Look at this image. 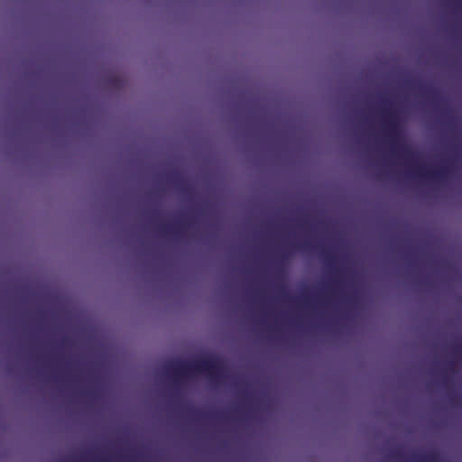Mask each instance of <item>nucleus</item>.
Here are the masks:
<instances>
[{"instance_id": "6", "label": "nucleus", "mask_w": 462, "mask_h": 462, "mask_svg": "<svg viewBox=\"0 0 462 462\" xmlns=\"http://www.w3.org/2000/svg\"><path fill=\"white\" fill-rule=\"evenodd\" d=\"M451 349H452V354H453L454 359L461 358L462 357V339L456 342L454 345H452ZM455 364H456L455 360L448 361L445 365V371L447 373L453 374L455 372Z\"/></svg>"}, {"instance_id": "3", "label": "nucleus", "mask_w": 462, "mask_h": 462, "mask_svg": "<svg viewBox=\"0 0 462 462\" xmlns=\"http://www.w3.org/2000/svg\"><path fill=\"white\" fill-rule=\"evenodd\" d=\"M410 173L413 178L437 180L445 179L450 173V170L448 166H442L434 171L426 170L424 167H414Z\"/></svg>"}, {"instance_id": "4", "label": "nucleus", "mask_w": 462, "mask_h": 462, "mask_svg": "<svg viewBox=\"0 0 462 462\" xmlns=\"http://www.w3.org/2000/svg\"><path fill=\"white\" fill-rule=\"evenodd\" d=\"M390 457L397 462H440L438 453H430L425 455H412L411 457H404L403 454L395 449L391 452Z\"/></svg>"}, {"instance_id": "12", "label": "nucleus", "mask_w": 462, "mask_h": 462, "mask_svg": "<svg viewBox=\"0 0 462 462\" xmlns=\"http://www.w3.org/2000/svg\"><path fill=\"white\" fill-rule=\"evenodd\" d=\"M97 462H106V460H104V459H97Z\"/></svg>"}, {"instance_id": "10", "label": "nucleus", "mask_w": 462, "mask_h": 462, "mask_svg": "<svg viewBox=\"0 0 462 462\" xmlns=\"http://www.w3.org/2000/svg\"><path fill=\"white\" fill-rule=\"evenodd\" d=\"M332 282H333V285H335V287H336L339 283V279H337L335 276V277H333Z\"/></svg>"}, {"instance_id": "7", "label": "nucleus", "mask_w": 462, "mask_h": 462, "mask_svg": "<svg viewBox=\"0 0 462 462\" xmlns=\"http://www.w3.org/2000/svg\"><path fill=\"white\" fill-rule=\"evenodd\" d=\"M185 229L184 224L176 225H161L159 230L164 236H171L173 237L180 236L182 231Z\"/></svg>"}, {"instance_id": "5", "label": "nucleus", "mask_w": 462, "mask_h": 462, "mask_svg": "<svg viewBox=\"0 0 462 462\" xmlns=\"http://www.w3.org/2000/svg\"><path fill=\"white\" fill-rule=\"evenodd\" d=\"M300 251H310L316 249L319 251V258L329 267L333 272V274L340 273V271L334 265L335 258L331 255L330 252L327 249H321L319 246L314 247L309 242H303L296 246Z\"/></svg>"}, {"instance_id": "2", "label": "nucleus", "mask_w": 462, "mask_h": 462, "mask_svg": "<svg viewBox=\"0 0 462 462\" xmlns=\"http://www.w3.org/2000/svg\"><path fill=\"white\" fill-rule=\"evenodd\" d=\"M384 127L387 137H389L393 152H401L407 160L414 161L416 153L406 146H398L397 142L402 137V131L398 116L391 111L384 110Z\"/></svg>"}, {"instance_id": "11", "label": "nucleus", "mask_w": 462, "mask_h": 462, "mask_svg": "<svg viewBox=\"0 0 462 462\" xmlns=\"http://www.w3.org/2000/svg\"><path fill=\"white\" fill-rule=\"evenodd\" d=\"M288 258L287 254H282L281 255V262L283 263Z\"/></svg>"}, {"instance_id": "9", "label": "nucleus", "mask_w": 462, "mask_h": 462, "mask_svg": "<svg viewBox=\"0 0 462 462\" xmlns=\"http://www.w3.org/2000/svg\"><path fill=\"white\" fill-rule=\"evenodd\" d=\"M456 5L457 9L462 12V0H456Z\"/></svg>"}, {"instance_id": "8", "label": "nucleus", "mask_w": 462, "mask_h": 462, "mask_svg": "<svg viewBox=\"0 0 462 462\" xmlns=\"http://www.w3.org/2000/svg\"><path fill=\"white\" fill-rule=\"evenodd\" d=\"M425 94L432 99V101H435L437 97V92L431 89H429L425 92Z\"/></svg>"}, {"instance_id": "1", "label": "nucleus", "mask_w": 462, "mask_h": 462, "mask_svg": "<svg viewBox=\"0 0 462 462\" xmlns=\"http://www.w3.org/2000/svg\"><path fill=\"white\" fill-rule=\"evenodd\" d=\"M193 372L205 374L213 383L226 378L223 362L217 356L203 357L193 362L177 361L166 367V374L176 381Z\"/></svg>"}]
</instances>
